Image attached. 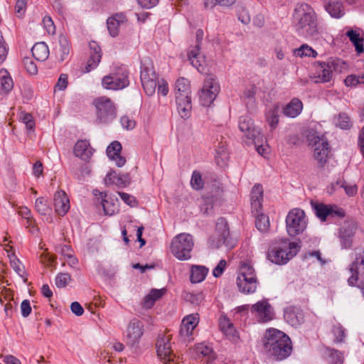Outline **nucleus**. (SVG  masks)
Wrapping results in <instances>:
<instances>
[{"label":"nucleus","instance_id":"nucleus-39","mask_svg":"<svg viewBox=\"0 0 364 364\" xmlns=\"http://www.w3.org/2000/svg\"><path fill=\"white\" fill-rule=\"evenodd\" d=\"M0 84L1 88L6 92L11 91L14 87V82L11 77L7 70L4 69L0 70Z\"/></svg>","mask_w":364,"mask_h":364},{"label":"nucleus","instance_id":"nucleus-30","mask_svg":"<svg viewBox=\"0 0 364 364\" xmlns=\"http://www.w3.org/2000/svg\"><path fill=\"white\" fill-rule=\"evenodd\" d=\"M58 41L59 46L56 48V55L58 60L63 62L68 58L70 46L68 38L63 35L59 36Z\"/></svg>","mask_w":364,"mask_h":364},{"label":"nucleus","instance_id":"nucleus-49","mask_svg":"<svg viewBox=\"0 0 364 364\" xmlns=\"http://www.w3.org/2000/svg\"><path fill=\"white\" fill-rule=\"evenodd\" d=\"M191 184L193 189L200 190L203 188L204 182L202 176L198 171H194L192 173Z\"/></svg>","mask_w":364,"mask_h":364},{"label":"nucleus","instance_id":"nucleus-51","mask_svg":"<svg viewBox=\"0 0 364 364\" xmlns=\"http://www.w3.org/2000/svg\"><path fill=\"white\" fill-rule=\"evenodd\" d=\"M345 84L348 87H355L359 84H364V75H351L345 79Z\"/></svg>","mask_w":364,"mask_h":364},{"label":"nucleus","instance_id":"nucleus-22","mask_svg":"<svg viewBox=\"0 0 364 364\" xmlns=\"http://www.w3.org/2000/svg\"><path fill=\"white\" fill-rule=\"evenodd\" d=\"M127 18L122 13L116 14L107 21V29L112 37L118 36L119 28L127 24Z\"/></svg>","mask_w":364,"mask_h":364},{"label":"nucleus","instance_id":"nucleus-55","mask_svg":"<svg viewBox=\"0 0 364 364\" xmlns=\"http://www.w3.org/2000/svg\"><path fill=\"white\" fill-rule=\"evenodd\" d=\"M256 276L255 269L250 262H244L241 264L238 275Z\"/></svg>","mask_w":364,"mask_h":364},{"label":"nucleus","instance_id":"nucleus-12","mask_svg":"<svg viewBox=\"0 0 364 364\" xmlns=\"http://www.w3.org/2000/svg\"><path fill=\"white\" fill-rule=\"evenodd\" d=\"M171 335L159 334L156 343L158 356L165 363L174 362L176 355L171 349Z\"/></svg>","mask_w":364,"mask_h":364},{"label":"nucleus","instance_id":"nucleus-64","mask_svg":"<svg viewBox=\"0 0 364 364\" xmlns=\"http://www.w3.org/2000/svg\"><path fill=\"white\" fill-rule=\"evenodd\" d=\"M22 122L26 124L28 129L33 130L35 127V122L32 115L29 113H24L21 117Z\"/></svg>","mask_w":364,"mask_h":364},{"label":"nucleus","instance_id":"nucleus-25","mask_svg":"<svg viewBox=\"0 0 364 364\" xmlns=\"http://www.w3.org/2000/svg\"><path fill=\"white\" fill-rule=\"evenodd\" d=\"M74 154L83 161H88L93 154V149L90 147L89 141L79 140L74 146Z\"/></svg>","mask_w":364,"mask_h":364},{"label":"nucleus","instance_id":"nucleus-50","mask_svg":"<svg viewBox=\"0 0 364 364\" xmlns=\"http://www.w3.org/2000/svg\"><path fill=\"white\" fill-rule=\"evenodd\" d=\"M175 92H191L189 81L184 78H178L175 84Z\"/></svg>","mask_w":364,"mask_h":364},{"label":"nucleus","instance_id":"nucleus-3","mask_svg":"<svg viewBox=\"0 0 364 364\" xmlns=\"http://www.w3.org/2000/svg\"><path fill=\"white\" fill-rule=\"evenodd\" d=\"M308 219L305 212L299 208L289 210L286 217L287 232L291 237L302 233L306 228Z\"/></svg>","mask_w":364,"mask_h":364},{"label":"nucleus","instance_id":"nucleus-34","mask_svg":"<svg viewBox=\"0 0 364 364\" xmlns=\"http://www.w3.org/2000/svg\"><path fill=\"white\" fill-rule=\"evenodd\" d=\"M324 8L331 16L333 18H339L344 14L343 4L340 1L330 0L325 4Z\"/></svg>","mask_w":364,"mask_h":364},{"label":"nucleus","instance_id":"nucleus-57","mask_svg":"<svg viewBox=\"0 0 364 364\" xmlns=\"http://www.w3.org/2000/svg\"><path fill=\"white\" fill-rule=\"evenodd\" d=\"M55 250L56 252L60 254L64 258L67 257H70V255L73 253V250L70 246L67 245L59 244L55 247Z\"/></svg>","mask_w":364,"mask_h":364},{"label":"nucleus","instance_id":"nucleus-23","mask_svg":"<svg viewBox=\"0 0 364 364\" xmlns=\"http://www.w3.org/2000/svg\"><path fill=\"white\" fill-rule=\"evenodd\" d=\"M198 323L197 314H191L186 316L181 322L179 334L184 339L188 338Z\"/></svg>","mask_w":364,"mask_h":364},{"label":"nucleus","instance_id":"nucleus-19","mask_svg":"<svg viewBox=\"0 0 364 364\" xmlns=\"http://www.w3.org/2000/svg\"><path fill=\"white\" fill-rule=\"evenodd\" d=\"M284 318L290 326L297 328L304 322V314L301 308L290 306L284 309Z\"/></svg>","mask_w":364,"mask_h":364},{"label":"nucleus","instance_id":"nucleus-46","mask_svg":"<svg viewBox=\"0 0 364 364\" xmlns=\"http://www.w3.org/2000/svg\"><path fill=\"white\" fill-rule=\"evenodd\" d=\"M144 76H146L144 75ZM144 92L148 96H152L155 92L159 81H154L148 80L147 77H144V80L141 81Z\"/></svg>","mask_w":364,"mask_h":364},{"label":"nucleus","instance_id":"nucleus-53","mask_svg":"<svg viewBox=\"0 0 364 364\" xmlns=\"http://www.w3.org/2000/svg\"><path fill=\"white\" fill-rule=\"evenodd\" d=\"M101 204L106 215H112L114 214L117 210L116 204L105 198L102 199Z\"/></svg>","mask_w":364,"mask_h":364},{"label":"nucleus","instance_id":"nucleus-32","mask_svg":"<svg viewBox=\"0 0 364 364\" xmlns=\"http://www.w3.org/2000/svg\"><path fill=\"white\" fill-rule=\"evenodd\" d=\"M35 209L40 215L48 216L46 218L48 221H52V218L50 216L52 212V208H50L47 199L43 197L36 198L35 202Z\"/></svg>","mask_w":364,"mask_h":364},{"label":"nucleus","instance_id":"nucleus-11","mask_svg":"<svg viewBox=\"0 0 364 364\" xmlns=\"http://www.w3.org/2000/svg\"><path fill=\"white\" fill-rule=\"evenodd\" d=\"M351 276L348 279L349 286H355L358 280L364 279V248L355 250V259L349 268Z\"/></svg>","mask_w":364,"mask_h":364},{"label":"nucleus","instance_id":"nucleus-62","mask_svg":"<svg viewBox=\"0 0 364 364\" xmlns=\"http://www.w3.org/2000/svg\"><path fill=\"white\" fill-rule=\"evenodd\" d=\"M43 26L48 34H54L55 32V27L54 23L50 16H45L43 18Z\"/></svg>","mask_w":364,"mask_h":364},{"label":"nucleus","instance_id":"nucleus-33","mask_svg":"<svg viewBox=\"0 0 364 364\" xmlns=\"http://www.w3.org/2000/svg\"><path fill=\"white\" fill-rule=\"evenodd\" d=\"M33 56L38 61H45L49 55V49L44 42L36 43L31 48Z\"/></svg>","mask_w":364,"mask_h":364},{"label":"nucleus","instance_id":"nucleus-54","mask_svg":"<svg viewBox=\"0 0 364 364\" xmlns=\"http://www.w3.org/2000/svg\"><path fill=\"white\" fill-rule=\"evenodd\" d=\"M336 124L343 129H347L351 125L349 117L344 113L338 116Z\"/></svg>","mask_w":364,"mask_h":364},{"label":"nucleus","instance_id":"nucleus-45","mask_svg":"<svg viewBox=\"0 0 364 364\" xmlns=\"http://www.w3.org/2000/svg\"><path fill=\"white\" fill-rule=\"evenodd\" d=\"M220 328L222 331L224 332L227 336H234L235 328L232 323L227 317H223L220 318Z\"/></svg>","mask_w":364,"mask_h":364},{"label":"nucleus","instance_id":"nucleus-48","mask_svg":"<svg viewBox=\"0 0 364 364\" xmlns=\"http://www.w3.org/2000/svg\"><path fill=\"white\" fill-rule=\"evenodd\" d=\"M279 107H274L271 109L267 114V120L269 126L274 129L279 122Z\"/></svg>","mask_w":364,"mask_h":364},{"label":"nucleus","instance_id":"nucleus-18","mask_svg":"<svg viewBox=\"0 0 364 364\" xmlns=\"http://www.w3.org/2000/svg\"><path fill=\"white\" fill-rule=\"evenodd\" d=\"M143 326L142 322L136 318H133L130 321L127 331L128 345L133 346L139 343L144 333Z\"/></svg>","mask_w":364,"mask_h":364},{"label":"nucleus","instance_id":"nucleus-40","mask_svg":"<svg viewBox=\"0 0 364 364\" xmlns=\"http://www.w3.org/2000/svg\"><path fill=\"white\" fill-rule=\"evenodd\" d=\"M293 52L294 55L299 56L301 58H315L317 55V52L306 44H304L300 48L294 49Z\"/></svg>","mask_w":364,"mask_h":364},{"label":"nucleus","instance_id":"nucleus-63","mask_svg":"<svg viewBox=\"0 0 364 364\" xmlns=\"http://www.w3.org/2000/svg\"><path fill=\"white\" fill-rule=\"evenodd\" d=\"M118 194L122 200L129 206L134 207L137 205V202L134 196L124 192H119Z\"/></svg>","mask_w":364,"mask_h":364},{"label":"nucleus","instance_id":"nucleus-36","mask_svg":"<svg viewBox=\"0 0 364 364\" xmlns=\"http://www.w3.org/2000/svg\"><path fill=\"white\" fill-rule=\"evenodd\" d=\"M208 272V269L204 266L193 265L191 268V282L192 283H200L203 282Z\"/></svg>","mask_w":364,"mask_h":364},{"label":"nucleus","instance_id":"nucleus-4","mask_svg":"<svg viewBox=\"0 0 364 364\" xmlns=\"http://www.w3.org/2000/svg\"><path fill=\"white\" fill-rule=\"evenodd\" d=\"M193 245L192 235L188 233H181L172 240L171 250L178 259L187 260L191 257V252Z\"/></svg>","mask_w":364,"mask_h":364},{"label":"nucleus","instance_id":"nucleus-47","mask_svg":"<svg viewBox=\"0 0 364 364\" xmlns=\"http://www.w3.org/2000/svg\"><path fill=\"white\" fill-rule=\"evenodd\" d=\"M255 225L260 232H266L269 227V218L264 214H258L255 220Z\"/></svg>","mask_w":364,"mask_h":364},{"label":"nucleus","instance_id":"nucleus-59","mask_svg":"<svg viewBox=\"0 0 364 364\" xmlns=\"http://www.w3.org/2000/svg\"><path fill=\"white\" fill-rule=\"evenodd\" d=\"M11 265L14 271L21 277H23V274L25 273L24 269L21 261L17 259L16 257H14L13 259H11Z\"/></svg>","mask_w":364,"mask_h":364},{"label":"nucleus","instance_id":"nucleus-9","mask_svg":"<svg viewBox=\"0 0 364 364\" xmlns=\"http://www.w3.org/2000/svg\"><path fill=\"white\" fill-rule=\"evenodd\" d=\"M298 245L296 242H289L288 246L274 247L269 250L267 257L273 263L284 264L289 261L297 252Z\"/></svg>","mask_w":364,"mask_h":364},{"label":"nucleus","instance_id":"nucleus-43","mask_svg":"<svg viewBox=\"0 0 364 364\" xmlns=\"http://www.w3.org/2000/svg\"><path fill=\"white\" fill-rule=\"evenodd\" d=\"M237 286L240 292L243 294H253L257 287V282H245L237 280Z\"/></svg>","mask_w":364,"mask_h":364},{"label":"nucleus","instance_id":"nucleus-38","mask_svg":"<svg viewBox=\"0 0 364 364\" xmlns=\"http://www.w3.org/2000/svg\"><path fill=\"white\" fill-rule=\"evenodd\" d=\"M346 36L349 38L350 41L353 43L355 50L358 53L363 52V39L360 37L359 33L353 30L347 31Z\"/></svg>","mask_w":364,"mask_h":364},{"label":"nucleus","instance_id":"nucleus-1","mask_svg":"<svg viewBox=\"0 0 364 364\" xmlns=\"http://www.w3.org/2000/svg\"><path fill=\"white\" fill-rule=\"evenodd\" d=\"M294 26L299 36L315 38L319 33L317 15L306 3L298 4L293 14Z\"/></svg>","mask_w":364,"mask_h":364},{"label":"nucleus","instance_id":"nucleus-21","mask_svg":"<svg viewBox=\"0 0 364 364\" xmlns=\"http://www.w3.org/2000/svg\"><path fill=\"white\" fill-rule=\"evenodd\" d=\"M55 211L60 216H64L70 209V200L63 191L55 192L53 198Z\"/></svg>","mask_w":364,"mask_h":364},{"label":"nucleus","instance_id":"nucleus-20","mask_svg":"<svg viewBox=\"0 0 364 364\" xmlns=\"http://www.w3.org/2000/svg\"><path fill=\"white\" fill-rule=\"evenodd\" d=\"M90 53L85 66V73H89L95 69L102 58L101 48L95 41H91L89 44Z\"/></svg>","mask_w":364,"mask_h":364},{"label":"nucleus","instance_id":"nucleus-17","mask_svg":"<svg viewBox=\"0 0 364 364\" xmlns=\"http://www.w3.org/2000/svg\"><path fill=\"white\" fill-rule=\"evenodd\" d=\"M250 311L255 315L260 322L265 323L273 319L274 313L273 308L267 300H262L253 304Z\"/></svg>","mask_w":364,"mask_h":364},{"label":"nucleus","instance_id":"nucleus-24","mask_svg":"<svg viewBox=\"0 0 364 364\" xmlns=\"http://www.w3.org/2000/svg\"><path fill=\"white\" fill-rule=\"evenodd\" d=\"M122 145L117 141L112 142L107 148V156L114 161L118 167L123 166L126 163L125 158L120 155Z\"/></svg>","mask_w":364,"mask_h":364},{"label":"nucleus","instance_id":"nucleus-29","mask_svg":"<svg viewBox=\"0 0 364 364\" xmlns=\"http://www.w3.org/2000/svg\"><path fill=\"white\" fill-rule=\"evenodd\" d=\"M144 75L148 78V80L154 81H159V77L154 70L153 63L151 60L145 59L141 65V81L144 80Z\"/></svg>","mask_w":364,"mask_h":364},{"label":"nucleus","instance_id":"nucleus-8","mask_svg":"<svg viewBox=\"0 0 364 364\" xmlns=\"http://www.w3.org/2000/svg\"><path fill=\"white\" fill-rule=\"evenodd\" d=\"M308 140L314 147V157L317 161L318 166L323 168L327 163L331 152L328 140L324 136L315 134L309 135Z\"/></svg>","mask_w":364,"mask_h":364},{"label":"nucleus","instance_id":"nucleus-42","mask_svg":"<svg viewBox=\"0 0 364 364\" xmlns=\"http://www.w3.org/2000/svg\"><path fill=\"white\" fill-rule=\"evenodd\" d=\"M331 188L335 191L338 188H343L346 193L349 196H353L357 193V186L355 185L348 186L346 182L341 181L332 183Z\"/></svg>","mask_w":364,"mask_h":364},{"label":"nucleus","instance_id":"nucleus-61","mask_svg":"<svg viewBox=\"0 0 364 364\" xmlns=\"http://www.w3.org/2000/svg\"><path fill=\"white\" fill-rule=\"evenodd\" d=\"M120 123L122 126L127 130L133 129L136 125L135 121L127 115L121 117Z\"/></svg>","mask_w":364,"mask_h":364},{"label":"nucleus","instance_id":"nucleus-6","mask_svg":"<svg viewBox=\"0 0 364 364\" xmlns=\"http://www.w3.org/2000/svg\"><path fill=\"white\" fill-rule=\"evenodd\" d=\"M208 243L213 248H220L225 245L228 248H232L235 242L230 237V231L228 222L223 218L218 219L215 225V235L210 237Z\"/></svg>","mask_w":364,"mask_h":364},{"label":"nucleus","instance_id":"nucleus-28","mask_svg":"<svg viewBox=\"0 0 364 364\" xmlns=\"http://www.w3.org/2000/svg\"><path fill=\"white\" fill-rule=\"evenodd\" d=\"M177 110L181 117L188 119L191 116L192 103L191 96L185 98L176 99Z\"/></svg>","mask_w":364,"mask_h":364},{"label":"nucleus","instance_id":"nucleus-41","mask_svg":"<svg viewBox=\"0 0 364 364\" xmlns=\"http://www.w3.org/2000/svg\"><path fill=\"white\" fill-rule=\"evenodd\" d=\"M326 353L328 356L330 364H343L344 358L341 351L333 348H326Z\"/></svg>","mask_w":364,"mask_h":364},{"label":"nucleus","instance_id":"nucleus-14","mask_svg":"<svg viewBox=\"0 0 364 364\" xmlns=\"http://www.w3.org/2000/svg\"><path fill=\"white\" fill-rule=\"evenodd\" d=\"M357 230L358 224L355 222L346 221L343 223L338 232V237L343 248L349 249L352 247Z\"/></svg>","mask_w":364,"mask_h":364},{"label":"nucleus","instance_id":"nucleus-56","mask_svg":"<svg viewBox=\"0 0 364 364\" xmlns=\"http://www.w3.org/2000/svg\"><path fill=\"white\" fill-rule=\"evenodd\" d=\"M23 65L27 72L31 75H36L38 72L37 66L35 63L28 57H26L23 60Z\"/></svg>","mask_w":364,"mask_h":364},{"label":"nucleus","instance_id":"nucleus-10","mask_svg":"<svg viewBox=\"0 0 364 364\" xmlns=\"http://www.w3.org/2000/svg\"><path fill=\"white\" fill-rule=\"evenodd\" d=\"M220 91V85L217 80L212 75H208L203 83L200 92V101L203 106L210 105L216 98Z\"/></svg>","mask_w":364,"mask_h":364},{"label":"nucleus","instance_id":"nucleus-31","mask_svg":"<svg viewBox=\"0 0 364 364\" xmlns=\"http://www.w3.org/2000/svg\"><path fill=\"white\" fill-rule=\"evenodd\" d=\"M303 108L302 102L296 98L293 99L283 109L285 116L294 118L298 116Z\"/></svg>","mask_w":364,"mask_h":364},{"label":"nucleus","instance_id":"nucleus-15","mask_svg":"<svg viewBox=\"0 0 364 364\" xmlns=\"http://www.w3.org/2000/svg\"><path fill=\"white\" fill-rule=\"evenodd\" d=\"M239 129L245 133L246 138L252 143H259L263 141L264 136L259 129H255L252 120L247 116L241 117L239 120Z\"/></svg>","mask_w":364,"mask_h":364},{"label":"nucleus","instance_id":"nucleus-37","mask_svg":"<svg viewBox=\"0 0 364 364\" xmlns=\"http://www.w3.org/2000/svg\"><path fill=\"white\" fill-rule=\"evenodd\" d=\"M188 55L191 64L198 71H200V68L203 67V58L200 55L199 46H196L189 50Z\"/></svg>","mask_w":364,"mask_h":364},{"label":"nucleus","instance_id":"nucleus-27","mask_svg":"<svg viewBox=\"0 0 364 364\" xmlns=\"http://www.w3.org/2000/svg\"><path fill=\"white\" fill-rule=\"evenodd\" d=\"M194 353L196 358L205 359L208 364L215 359V354L212 348L203 343L196 345L194 348Z\"/></svg>","mask_w":364,"mask_h":364},{"label":"nucleus","instance_id":"nucleus-7","mask_svg":"<svg viewBox=\"0 0 364 364\" xmlns=\"http://www.w3.org/2000/svg\"><path fill=\"white\" fill-rule=\"evenodd\" d=\"M318 80L316 82H328L333 77V73H341L346 68V64L341 59L330 58L326 61H318Z\"/></svg>","mask_w":364,"mask_h":364},{"label":"nucleus","instance_id":"nucleus-44","mask_svg":"<svg viewBox=\"0 0 364 364\" xmlns=\"http://www.w3.org/2000/svg\"><path fill=\"white\" fill-rule=\"evenodd\" d=\"M237 0H203L204 6L207 9H213L216 5L223 7L232 6Z\"/></svg>","mask_w":364,"mask_h":364},{"label":"nucleus","instance_id":"nucleus-52","mask_svg":"<svg viewBox=\"0 0 364 364\" xmlns=\"http://www.w3.org/2000/svg\"><path fill=\"white\" fill-rule=\"evenodd\" d=\"M71 281V276L68 273H59L55 277V285L58 288H64Z\"/></svg>","mask_w":364,"mask_h":364},{"label":"nucleus","instance_id":"nucleus-58","mask_svg":"<svg viewBox=\"0 0 364 364\" xmlns=\"http://www.w3.org/2000/svg\"><path fill=\"white\" fill-rule=\"evenodd\" d=\"M185 299L194 305H198L203 300V296L202 293H186L185 296Z\"/></svg>","mask_w":364,"mask_h":364},{"label":"nucleus","instance_id":"nucleus-13","mask_svg":"<svg viewBox=\"0 0 364 364\" xmlns=\"http://www.w3.org/2000/svg\"><path fill=\"white\" fill-rule=\"evenodd\" d=\"M102 84L107 90H118L127 87L129 84L127 72L112 73L102 78Z\"/></svg>","mask_w":364,"mask_h":364},{"label":"nucleus","instance_id":"nucleus-2","mask_svg":"<svg viewBox=\"0 0 364 364\" xmlns=\"http://www.w3.org/2000/svg\"><path fill=\"white\" fill-rule=\"evenodd\" d=\"M264 348L269 356L276 360L286 359L292 352L289 337L284 332L275 328H271L267 331Z\"/></svg>","mask_w":364,"mask_h":364},{"label":"nucleus","instance_id":"nucleus-26","mask_svg":"<svg viewBox=\"0 0 364 364\" xmlns=\"http://www.w3.org/2000/svg\"><path fill=\"white\" fill-rule=\"evenodd\" d=\"M263 200V188L260 184L253 186L251 191V206L253 211L257 213L262 209Z\"/></svg>","mask_w":364,"mask_h":364},{"label":"nucleus","instance_id":"nucleus-16","mask_svg":"<svg viewBox=\"0 0 364 364\" xmlns=\"http://www.w3.org/2000/svg\"><path fill=\"white\" fill-rule=\"evenodd\" d=\"M314 207L316 216L321 221H326L328 217L343 218L345 216L344 210L341 208L338 207L336 205H325L323 203H316Z\"/></svg>","mask_w":364,"mask_h":364},{"label":"nucleus","instance_id":"nucleus-5","mask_svg":"<svg viewBox=\"0 0 364 364\" xmlns=\"http://www.w3.org/2000/svg\"><path fill=\"white\" fill-rule=\"evenodd\" d=\"M96 109L97 121L102 124L111 122L117 116V109L112 100L106 96L97 97L93 101Z\"/></svg>","mask_w":364,"mask_h":364},{"label":"nucleus","instance_id":"nucleus-35","mask_svg":"<svg viewBox=\"0 0 364 364\" xmlns=\"http://www.w3.org/2000/svg\"><path fill=\"white\" fill-rule=\"evenodd\" d=\"M166 292V289L163 288L161 289H153L150 293L147 294L144 299V306L146 309L151 308L156 301L161 299Z\"/></svg>","mask_w":364,"mask_h":364},{"label":"nucleus","instance_id":"nucleus-60","mask_svg":"<svg viewBox=\"0 0 364 364\" xmlns=\"http://www.w3.org/2000/svg\"><path fill=\"white\" fill-rule=\"evenodd\" d=\"M333 333L335 336V341L337 343H341L345 338V331L341 325L334 326L333 328Z\"/></svg>","mask_w":364,"mask_h":364}]
</instances>
